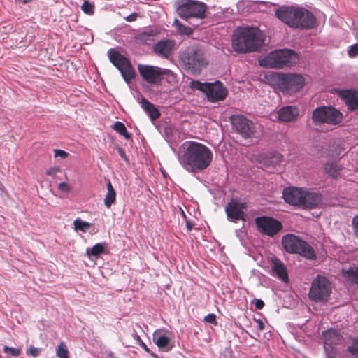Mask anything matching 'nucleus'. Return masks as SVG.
I'll use <instances>...</instances> for the list:
<instances>
[{
    "label": "nucleus",
    "mask_w": 358,
    "mask_h": 358,
    "mask_svg": "<svg viewBox=\"0 0 358 358\" xmlns=\"http://www.w3.org/2000/svg\"><path fill=\"white\" fill-rule=\"evenodd\" d=\"M213 157V152L208 146L192 141L182 143L178 154L180 165L192 173L201 172L209 167Z\"/></svg>",
    "instance_id": "nucleus-1"
},
{
    "label": "nucleus",
    "mask_w": 358,
    "mask_h": 358,
    "mask_svg": "<svg viewBox=\"0 0 358 358\" xmlns=\"http://www.w3.org/2000/svg\"><path fill=\"white\" fill-rule=\"evenodd\" d=\"M264 34L256 27L238 29L232 36V47L237 52L257 50L264 43Z\"/></svg>",
    "instance_id": "nucleus-2"
},
{
    "label": "nucleus",
    "mask_w": 358,
    "mask_h": 358,
    "mask_svg": "<svg viewBox=\"0 0 358 358\" xmlns=\"http://www.w3.org/2000/svg\"><path fill=\"white\" fill-rule=\"evenodd\" d=\"M299 61L297 54L289 49L278 50L271 52L260 62L262 66L282 69L296 64Z\"/></svg>",
    "instance_id": "nucleus-3"
},
{
    "label": "nucleus",
    "mask_w": 358,
    "mask_h": 358,
    "mask_svg": "<svg viewBox=\"0 0 358 358\" xmlns=\"http://www.w3.org/2000/svg\"><path fill=\"white\" fill-rule=\"evenodd\" d=\"M282 245L289 253L299 254L310 260H314L317 257L313 247L294 234H288L284 236L282 238Z\"/></svg>",
    "instance_id": "nucleus-4"
},
{
    "label": "nucleus",
    "mask_w": 358,
    "mask_h": 358,
    "mask_svg": "<svg viewBox=\"0 0 358 358\" xmlns=\"http://www.w3.org/2000/svg\"><path fill=\"white\" fill-rule=\"evenodd\" d=\"M179 57L184 68L194 75H199L202 68L207 64L203 52L199 47L181 52Z\"/></svg>",
    "instance_id": "nucleus-5"
},
{
    "label": "nucleus",
    "mask_w": 358,
    "mask_h": 358,
    "mask_svg": "<svg viewBox=\"0 0 358 358\" xmlns=\"http://www.w3.org/2000/svg\"><path fill=\"white\" fill-rule=\"evenodd\" d=\"M278 89L284 94L293 95L304 86L305 79L296 73H278L274 77Z\"/></svg>",
    "instance_id": "nucleus-6"
},
{
    "label": "nucleus",
    "mask_w": 358,
    "mask_h": 358,
    "mask_svg": "<svg viewBox=\"0 0 358 358\" xmlns=\"http://www.w3.org/2000/svg\"><path fill=\"white\" fill-rule=\"evenodd\" d=\"M176 6L178 15L187 20L192 17L203 18L207 9V6L204 3L194 0L177 1Z\"/></svg>",
    "instance_id": "nucleus-7"
},
{
    "label": "nucleus",
    "mask_w": 358,
    "mask_h": 358,
    "mask_svg": "<svg viewBox=\"0 0 358 358\" xmlns=\"http://www.w3.org/2000/svg\"><path fill=\"white\" fill-rule=\"evenodd\" d=\"M331 290L329 280L324 275H318L312 281L308 296L312 301H327L329 299Z\"/></svg>",
    "instance_id": "nucleus-8"
},
{
    "label": "nucleus",
    "mask_w": 358,
    "mask_h": 358,
    "mask_svg": "<svg viewBox=\"0 0 358 358\" xmlns=\"http://www.w3.org/2000/svg\"><path fill=\"white\" fill-rule=\"evenodd\" d=\"M190 86L193 89L204 92L211 102L224 99L228 93L227 88L220 81H216L214 83H203L198 80H192L190 83Z\"/></svg>",
    "instance_id": "nucleus-9"
},
{
    "label": "nucleus",
    "mask_w": 358,
    "mask_h": 358,
    "mask_svg": "<svg viewBox=\"0 0 358 358\" xmlns=\"http://www.w3.org/2000/svg\"><path fill=\"white\" fill-rule=\"evenodd\" d=\"M108 53L110 61L121 72L124 80L127 83L134 78V69L127 58L114 49H110Z\"/></svg>",
    "instance_id": "nucleus-10"
},
{
    "label": "nucleus",
    "mask_w": 358,
    "mask_h": 358,
    "mask_svg": "<svg viewBox=\"0 0 358 358\" xmlns=\"http://www.w3.org/2000/svg\"><path fill=\"white\" fill-rule=\"evenodd\" d=\"M138 70L142 78L150 84L157 83L163 76H173V72L169 69L151 65L138 64Z\"/></svg>",
    "instance_id": "nucleus-11"
},
{
    "label": "nucleus",
    "mask_w": 358,
    "mask_h": 358,
    "mask_svg": "<svg viewBox=\"0 0 358 358\" xmlns=\"http://www.w3.org/2000/svg\"><path fill=\"white\" fill-rule=\"evenodd\" d=\"M257 230L262 234L273 237L282 229V224L271 217H257L255 220Z\"/></svg>",
    "instance_id": "nucleus-12"
},
{
    "label": "nucleus",
    "mask_w": 358,
    "mask_h": 358,
    "mask_svg": "<svg viewBox=\"0 0 358 358\" xmlns=\"http://www.w3.org/2000/svg\"><path fill=\"white\" fill-rule=\"evenodd\" d=\"M231 124L244 138L255 136V126L252 121L241 114H234L230 117Z\"/></svg>",
    "instance_id": "nucleus-13"
},
{
    "label": "nucleus",
    "mask_w": 358,
    "mask_h": 358,
    "mask_svg": "<svg viewBox=\"0 0 358 358\" xmlns=\"http://www.w3.org/2000/svg\"><path fill=\"white\" fill-rule=\"evenodd\" d=\"M246 209L247 203L241 202L238 199H231L225 207L228 220L234 222L245 220V210Z\"/></svg>",
    "instance_id": "nucleus-14"
},
{
    "label": "nucleus",
    "mask_w": 358,
    "mask_h": 358,
    "mask_svg": "<svg viewBox=\"0 0 358 358\" xmlns=\"http://www.w3.org/2000/svg\"><path fill=\"white\" fill-rule=\"evenodd\" d=\"M301 7L283 6L275 10L277 17L290 27H297L296 19L299 17Z\"/></svg>",
    "instance_id": "nucleus-15"
},
{
    "label": "nucleus",
    "mask_w": 358,
    "mask_h": 358,
    "mask_svg": "<svg viewBox=\"0 0 358 358\" xmlns=\"http://www.w3.org/2000/svg\"><path fill=\"white\" fill-rule=\"evenodd\" d=\"M333 91L344 101L348 109H358V91L354 89H334Z\"/></svg>",
    "instance_id": "nucleus-16"
},
{
    "label": "nucleus",
    "mask_w": 358,
    "mask_h": 358,
    "mask_svg": "<svg viewBox=\"0 0 358 358\" xmlns=\"http://www.w3.org/2000/svg\"><path fill=\"white\" fill-rule=\"evenodd\" d=\"M175 49L176 42L171 39L159 41L153 46L154 52L157 56L166 59L172 58Z\"/></svg>",
    "instance_id": "nucleus-17"
},
{
    "label": "nucleus",
    "mask_w": 358,
    "mask_h": 358,
    "mask_svg": "<svg viewBox=\"0 0 358 358\" xmlns=\"http://www.w3.org/2000/svg\"><path fill=\"white\" fill-rule=\"evenodd\" d=\"M312 119L316 126L324 124L336 125L343 120V113H313Z\"/></svg>",
    "instance_id": "nucleus-18"
},
{
    "label": "nucleus",
    "mask_w": 358,
    "mask_h": 358,
    "mask_svg": "<svg viewBox=\"0 0 358 358\" xmlns=\"http://www.w3.org/2000/svg\"><path fill=\"white\" fill-rule=\"evenodd\" d=\"M299 17L296 19L297 27L295 28L310 29L316 23V18L309 10L300 8Z\"/></svg>",
    "instance_id": "nucleus-19"
},
{
    "label": "nucleus",
    "mask_w": 358,
    "mask_h": 358,
    "mask_svg": "<svg viewBox=\"0 0 358 358\" xmlns=\"http://www.w3.org/2000/svg\"><path fill=\"white\" fill-rule=\"evenodd\" d=\"M303 190L297 187H287L283 190L282 194L286 203L292 206H300L302 201Z\"/></svg>",
    "instance_id": "nucleus-20"
},
{
    "label": "nucleus",
    "mask_w": 358,
    "mask_h": 358,
    "mask_svg": "<svg viewBox=\"0 0 358 358\" xmlns=\"http://www.w3.org/2000/svg\"><path fill=\"white\" fill-rule=\"evenodd\" d=\"M322 197L320 194L303 191L302 201L299 206L305 208H315L321 203Z\"/></svg>",
    "instance_id": "nucleus-21"
},
{
    "label": "nucleus",
    "mask_w": 358,
    "mask_h": 358,
    "mask_svg": "<svg viewBox=\"0 0 358 358\" xmlns=\"http://www.w3.org/2000/svg\"><path fill=\"white\" fill-rule=\"evenodd\" d=\"M324 344L332 348L334 345L341 344L343 337L335 329H328L323 333Z\"/></svg>",
    "instance_id": "nucleus-22"
},
{
    "label": "nucleus",
    "mask_w": 358,
    "mask_h": 358,
    "mask_svg": "<svg viewBox=\"0 0 358 358\" xmlns=\"http://www.w3.org/2000/svg\"><path fill=\"white\" fill-rule=\"evenodd\" d=\"M272 271L283 282L289 280L287 268L283 262L279 259L274 257L271 259Z\"/></svg>",
    "instance_id": "nucleus-23"
},
{
    "label": "nucleus",
    "mask_w": 358,
    "mask_h": 358,
    "mask_svg": "<svg viewBox=\"0 0 358 358\" xmlns=\"http://www.w3.org/2000/svg\"><path fill=\"white\" fill-rule=\"evenodd\" d=\"M153 341L157 346L164 351L171 350L169 347L170 338L164 334H161V330H157L153 334Z\"/></svg>",
    "instance_id": "nucleus-24"
},
{
    "label": "nucleus",
    "mask_w": 358,
    "mask_h": 358,
    "mask_svg": "<svg viewBox=\"0 0 358 358\" xmlns=\"http://www.w3.org/2000/svg\"><path fill=\"white\" fill-rule=\"evenodd\" d=\"M342 169V166L334 162H327L324 166L325 173L334 178H337L340 176Z\"/></svg>",
    "instance_id": "nucleus-25"
},
{
    "label": "nucleus",
    "mask_w": 358,
    "mask_h": 358,
    "mask_svg": "<svg viewBox=\"0 0 358 358\" xmlns=\"http://www.w3.org/2000/svg\"><path fill=\"white\" fill-rule=\"evenodd\" d=\"M106 188L107 193L104 198V204L108 208H110L116 201V192L110 180L107 182Z\"/></svg>",
    "instance_id": "nucleus-26"
},
{
    "label": "nucleus",
    "mask_w": 358,
    "mask_h": 358,
    "mask_svg": "<svg viewBox=\"0 0 358 358\" xmlns=\"http://www.w3.org/2000/svg\"><path fill=\"white\" fill-rule=\"evenodd\" d=\"M299 113H271V119L282 122L295 121Z\"/></svg>",
    "instance_id": "nucleus-27"
},
{
    "label": "nucleus",
    "mask_w": 358,
    "mask_h": 358,
    "mask_svg": "<svg viewBox=\"0 0 358 358\" xmlns=\"http://www.w3.org/2000/svg\"><path fill=\"white\" fill-rule=\"evenodd\" d=\"M74 229L76 231H80L83 233L87 232L92 227V224L82 220L78 217L73 221Z\"/></svg>",
    "instance_id": "nucleus-28"
},
{
    "label": "nucleus",
    "mask_w": 358,
    "mask_h": 358,
    "mask_svg": "<svg viewBox=\"0 0 358 358\" xmlns=\"http://www.w3.org/2000/svg\"><path fill=\"white\" fill-rule=\"evenodd\" d=\"M113 129L127 140L131 138V134L128 133L125 125L121 122H115L113 126Z\"/></svg>",
    "instance_id": "nucleus-29"
},
{
    "label": "nucleus",
    "mask_w": 358,
    "mask_h": 358,
    "mask_svg": "<svg viewBox=\"0 0 358 358\" xmlns=\"http://www.w3.org/2000/svg\"><path fill=\"white\" fill-rule=\"evenodd\" d=\"M155 36V32L152 30L150 31H145L139 34L137 36V39L145 44H150L154 41Z\"/></svg>",
    "instance_id": "nucleus-30"
},
{
    "label": "nucleus",
    "mask_w": 358,
    "mask_h": 358,
    "mask_svg": "<svg viewBox=\"0 0 358 358\" xmlns=\"http://www.w3.org/2000/svg\"><path fill=\"white\" fill-rule=\"evenodd\" d=\"M56 355L59 358H69V351L64 342H61L58 345Z\"/></svg>",
    "instance_id": "nucleus-31"
},
{
    "label": "nucleus",
    "mask_w": 358,
    "mask_h": 358,
    "mask_svg": "<svg viewBox=\"0 0 358 358\" xmlns=\"http://www.w3.org/2000/svg\"><path fill=\"white\" fill-rule=\"evenodd\" d=\"M104 252V246L102 243H99L95 244L90 250H87V254L88 256L96 257Z\"/></svg>",
    "instance_id": "nucleus-32"
},
{
    "label": "nucleus",
    "mask_w": 358,
    "mask_h": 358,
    "mask_svg": "<svg viewBox=\"0 0 358 358\" xmlns=\"http://www.w3.org/2000/svg\"><path fill=\"white\" fill-rule=\"evenodd\" d=\"M345 275L352 282L358 283V267L350 268L345 271Z\"/></svg>",
    "instance_id": "nucleus-33"
},
{
    "label": "nucleus",
    "mask_w": 358,
    "mask_h": 358,
    "mask_svg": "<svg viewBox=\"0 0 358 358\" xmlns=\"http://www.w3.org/2000/svg\"><path fill=\"white\" fill-rule=\"evenodd\" d=\"M282 161V156L279 153H274L271 155V157L266 159V163L267 165H271L272 166H275L278 164H280Z\"/></svg>",
    "instance_id": "nucleus-34"
},
{
    "label": "nucleus",
    "mask_w": 358,
    "mask_h": 358,
    "mask_svg": "<svg viewBox=\"0 0 358 358\" xmlns=\"http://www.w3.org/2000/svg\"><path fill=\"white\" fill-rule=\"evenodd\" d=\"M139 103L141 104L142 108L145 110V112H158L157 109L155 108L154 105L150 103L145 98H141Z\"/></svg>",
    "instance_id": "nucleus-35"
},
{
    "label": "nucleus",
    "mask_w": 358,
    "mask_h": 358,
    "mask_svg": "<svg viewBox=\"0 0 358 358\" xmlns=\"http://www.w3.org/2000/svg\"><path fill=\"white\" fill-rule=\"evenodd\" d=\"M94 5L87 0L84 1L81 6L82 10L88 15H92L94 13Z\"/></svg>",
    "instance_id": "nucleus-36"
},
{
    "label": "nucleus",
    "mask_w": 358,
    "mask_h": 358,
    "mask_svg": "<svg viewBox=\"0 0 358 358\" xmlns=\"http://www.w3.org/2000/svg\"><path fill=\"white\" fill-rule=\"evenodd\" d=\"M174 24L180 33L184 34H189L191 33L190 28L182 25L178 20H175Z\"/></svg>",
    "instance_id": "nucleus-37"
},
{
    "label": "nucleus",
    "mask_w": 358,
    "mask_h": 358,
    "mask_svg": "<svg viewBox=\"0 0 358 358\" xmlns=\"http://www.w3.org/2000/svg\"><path fill=\"white\" fill-rule=\"evenodd\" d=\"M3 352L5 353H10L13 356L17 357L21 354V349L4 346Z\"/></svg>",
    "instance_id": "nucleus-38"
},
{
    "label": "nucleus",
    "mask_w": 358,
    "mask_h": 358,
    "mask_svg": "<svg viewBox=\"0 0 358 358\" xmlns=\"http://www.w3.org/2000/svg\"><path fill=\"white\" fill-rule=\"evenodd\" d=\"M348 56L350 57H355L358 54V45L355 43L349 47L348 51Z\"/></svg>",
    "instance_id": "nucleus-39"
},
{
    "label": "nucleus",
    "mask_w": 358,
    "mask_h": 358,
    "mask_svg": "<svg viewBox=\"0 0 358 358\" xmlns=\"http://www.w3.org/2000/svg\"><path fill=\"white\" fill-rule=\"evenodd\" d=\"M204 321L208 323H210L216 325L217 321H216V315L213 313H210L205 316Z\"/></svg>",
    "instance_id": "nucleus-40"
},
{
    "label": "nucleus",
    "mask_w": 358,
    "mask_h": 358,
    "mask_svg": "<svg viewBox=\"0 0 358 358\" xmlns=\"http://www.w3.org/2000/svg\"><path fill=\"white\" fill-rule=\"evenodd\" d=\"M347 351L350 354L351 356L355 358H358V347L355 345H350L347 348Z\"/></svg>",
    "instance_id": "nucleus-41"
},
{
    "label": "nucleus",
    "mask_w": 358,
    "mask_h": 358,
    "mask_svg": "<svg viewBox=\"0 0 358 358\" xmlns=\"http://www.w3.org/2000/svg\"><path fill=\"white\" fill-rule=\"evenodd\" d=\"M69 155V153L66 152V151L64 150H59V149H55L54 150V156L55 157H61L62 159H65L68 157Z\"/></svg>",
    "instance_id": "nucleus-42"
},
{
    "label": "nucleus",
    "mask_w": 358,
    "mask_h": 358,
    "mask_svg": "<svg viewBox=\"0 0 358 358\" xmlns=\"http://www.w3.org/2000/svg\"><path fill=\"white\" fill-rule=\"evenodd\" d=\"M58 172H61V169L59 167H51L46 171L45 173L48 176H55Z\"/></svg>",
    "instance_id": "nucleus-43"
},
{
    "label": "nucleus",
    "mask_w": 358,
    "mask_h": 358,
    "mask_svg": "<svg viewBox=\"0 0 358 358\" xmlns=\"http://www.w3.org/2000/svg\"><path fill=\"white\" fill-rule=\"evenodd\" d=\"M59 189L63 192L69 193L71 191V187L66 182H61L59 184Z\"/></svg>",
    "instance_id": "nucleus-44"
},
{
    "label": "nucleus",
    "mask_w": 358,
    "mask_h": 358,
    "mask_svg": "<svg viewBox=\"0 0 358 358\" xmlns=\"http://www.w3.org/2000/svg\"><path fill=\"white\" fill-rule=\"evenodd\" d=\"M352 225L356 237L358 238V215L354 217L352 220Z\"/></svg>",
    "instance_id": "nucleus-45"
},
{
    "label": "nucleus",
    "mask_w": 358,
    "mask_h": 358,
    "mask_svg": "<svg viewBox=\"0 0 358 358\" xmlns=\"http://www.w3.org/2000/svg\"><path fill=\"white\" fill-rule=\"evenodd\" d=\"M27 355H30L34 357H36L39 355V350L34 346H31L27 352Z\"/></svg>",
    "instance_id": "nucleus-46"
},
{
    "label": "nucleus",
    "mask_w": 358,
    "mask_h": 358,
    "mask_svg": "<svg viewBox=\"0 0 358 358\" xmlns=\"http://www.w3.org/2000/svg\"><path fill=\"white\" fill-rule=\"evenodd\" d=\"M253 303L257 310H262L264 306V302L262 299H255Z\"/></svg>",
    "instance_id": "nucleus-47"
},
{
    "label": "nucleus",
    "mask_w": 358,
    "mask_h": 358,
    "mask_svg": "<svg viewBox=\"0 0 358 358\" xmlns=\"http://www.w3.org/2000/svg\"><path fill=\"white\" fill-rule=\"evenodd\" d=\"M137 340L139 342V345L145 351L147 352L148 353H150L151 354V355H152L153 357H155L154 354L153 353H151L150 352V349L147 347V345L142 341V340L140 338V337L138 336H137Z\"/></svg>",
    "instance_id": "nucleus-48"
},
{
    "label": "nucleus",
    "mask_w": 358,
    "mask_h": 358,
    "mask_svg": "<svg viewBox=\"0 0 358 358\" xmlns=\"http://www.w3.org/2000/svg\"><path fill=\"white\" fill-rule=\"evenodd\" d=\"M296 110V108L292 106H287L282 107L278 112H294V110Z\"/></svg>",
    "instance_id": "nucleus-49"
},
{
    "label": "nucleus",
    "mask_w": 358,
    "mask_h": 358,
    "mask_svg": "<svg viewBox=\"0 0 358 358\" xmlns=\"http://www.w3.org/2000/svg\"><path fill=\"white\" fill-rule=\"evenodd\" d=\"M313 112L319 113V112H328V111L327 110L325 107H317L313 110ZM329 112H339V111L333 108H330Z\"/></svg>",
    "instance_id": "nucleus-50"
},
{
    "label": "nucleus",
    "mask_w": 358,
    "mask_h": 358,
    "mask_svg": "<svg viewBox=\"0 0 358 358\" xmlns=\"http://www.w3.org/2000/svg\"><path fill=\"white\" fill-rule=\"evenodd\" d=\"M137 17H138V14L136 13H134L127 16L125 17V20H126V21L131 22H134V21L136 20Z\"/></svg>",
    "instance_id": "nucleus-51"
},
{
    "label": "nucleus",
    "mask_w": 358,
    "mask_h": 358,
    "mask_svg": "<svg viewBox=\"0 0 358 358\" xmlns=\"http://www.w3.org/2000/svg\"><path fill=\"white\" fill-rule=\"evenodd\" d=\"M255 320V322L257 324V329H258V330L259 331H263L264 329V324L262 322V320H260V319H257V320Z\"/></svg>",
    "instance_id": "nucleus-52"
},
{
    "label": "nucleus",
    "mask_w": 358,
    "mask_h": 358,
    "mask_svg": "<svg viewBox=\"0 0 358 358\" xmlns=\"http://www.w3.org/2000/svg\"><path fill=\"white\" fill-rule=\"evenodd\" d=\"M117 151H118V153H119L120 156L121 157V158L125 161H127V157L126 156V153H125L124 150L121 148H118Z\"/></svg>",
    "instance_id": "nucleus-53"
},
{
    "label": "nucleus",
    "mask_w": 358,
    "mask_h": 358,
    "mask_svg": "<svg viewBox=\"0 0 358 358\" xmlns=\"http://www.w3.org/2000/svg\"><path fill=\"white\" fill-rule=\"evenodd\" d=\"M151 121L154 122L160 117L161 113H148Z\"/></svg>",
    "instance_id": "nucleus-54"
},
{
    "label": "nucleus",
    "mask_w": 358,
    "mask_h": 358,
    "mask_svg": "<svg viewBox=\"0 0 358 358\" xmlns=\"http://www.w3.org/2000/svg\"><path fill=\"white\" fill-rule=\"evenodd\" d=\"M104 358H116V357L113 354V352H109L106 354Z\"/></svg>",
    "instance_id": "nucleus-55"
},
{
    "label": "nucleus",
    "mask_w": 358,
    "mask_h": 358,
    "mask_svg": "<svg viewBox=\"0 0 358 358\" xmlns=\"http://www.w3.org/2000/svg\"><path fill=\"white\" fill-rule=\"evenodd\" d=\"M15 1L20 3L27 4L28 3L31 2L33 0H15Z\"/></svg>",
    "instance_id": "nucleus-56"
},
{
    "label": "nucleus",
    "mask_w": 358,
    "mask_h": 358,
    "mask_svg": "<svg viewBox=\"0 0 358 358\" xmlns=\"http://www.w3.org/2000/svg\"><path fill=\"white\" fill-rule=\"evenodd\" d=\"M358 347V338L353 339V345Z\"/></svg>",
    "instance_id": "nucleus-57"
},
{
    "label": "nucleus",
    "mask_w": 358,
    "mask_h": 358,
    "mask_svg": "<svg viewBox=\"0 0 358 358\" xmlns=\"http://www.w3.org/2000/svg\"><path fill=\"white\" fill-rule=\"evenodd\" d=\"M187 229L189 231H190L192 228V226L191 224H189V222H187Z\"/></svg>",
    "instance_id": "nucleus-58"
},
{
    "label": "nucleus",
    "mask_w": 358,
    "mask_h": 358,
    "mask_svg": "<svg viewBox=\"0 0 358 358\" xmlns=\"http://www.w3.org/2000/svg\"><path fill=\"white\" fill-rule=\"evenodd\" d=\"M357 145H358V143H357Z\"/></svg>",
    "instance_id": "nucleus-59"
}]
</instances>
